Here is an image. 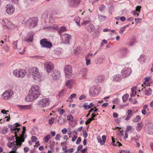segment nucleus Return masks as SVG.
<instances>
[{
    "label": "nucleus",
    "instance_id": "nucleus-1",
    "mask_svg": "<svg viewBox=\"0 0 153 153\" xmlns=\"http://www.w3.org/2000/svg\"><path fill=\"white\" fill-rule=\"evenodd\" d=\"M40 95L39 87L37 85L33 86L30 89L28 95L26 97L25 100L27 102H31L34 99L37 98Z\"/></svg>",
    "mask_w": 153,
    "mask_h": 153
},
{
    "label": "nucleus",
    "instance_id": "nucleus-2",
    "mask_svg": "<svg viewBox=\"0 0 153 153\" xmlns=\"http://www.w3.org/2000/svg\"><path fill=\"white\" fill-rule=\"evenodd\" d=\"M38 19L37 17L29 18L26 22V24L30 28H33L37 25Z\"/></svg>",
    "mask_w": 153,
    "mask_h": 153
},
{
    "label": "nucleus",
    "instance_id": "nucleus-3",
    "mask_svg": "<svg viewBox=\"0 0 153 153\" xmlns=\"http://www.w3.org/2000/svg\"><path fill=\"white\" fill-rule=\"evenodd\" d=\"M40 43L41 47L43 48H50L52 46L51 42L47 41L45 38L41 39Z\"/></svg>",
    "mask_w": 153,
    "mask_h": 153
},
{
    "label": "nucleus",
    "instance_id": "nucleus-4",
    "mask_svg": "<svg viewBox=\"0 0 153 153\" xmlns=\"http://www.w3.org/2000/svg\"><path fill=\"white\" fill-rule=\"evenodd\" d=\"M26 74L25 70L21 69L19 71L17 70H14L13 71L14 75L17 77L22 78L24 77Z\"/></svg>",
    "mask_w": 153,
    "mask_h": 153
},
{
    "label": "nucleus",
    "instance_id": "nucleus-5",
    "mask_svg": "<svg viewBox=\"0 0 153 153\" xmlns=\"http://www.w3.org/2000/svg\"><path fill=\"white\" fill-rule=\"evenodd\" d=\"M45 68L47 73H50L54 68V66L50 62L47 61L44 63Z\"/></svg>",
    "mask_w": 153,
    "mask_h": 153
},
{
    "label": "nucleus",
    "instance_id": "nucleus-6",
    "mask_svg": "<svg viewBox=\"0 0 153 153\" xmlns=\"http://www.w3.org/2000/svg\"><path fill=\"white\" fill-rule=\"evenodd\" d=\"M20 126L19 123H16L14 124L13 126L10 125L8 126V127L10 128V130L11 132L12 133H13L15 131H16L17 132H19L20 129V128H18V127H19Z\"/></svg>",
    "mask_w": 153,
    "mask_h": 153
},
{
    "label": "nucleus",
    "instance_id": "nucleus-7",
    "mask_svg": "<svg viewBox=\"0 0 153 153\" xmlns=\"http://www.w3.org/2000/svg\"><path fill=\"white\" fill-rule=\"evenodd\" d=\"M72 67L70 65H66L64 68V71L67 77L69 78L72 75Z\"/></svg>",
    "mask_w": 153,
    "mask_h": 153
},
{
    "label": "nucleus",
    "instance_id": "nucleus-8",
    "mask_svg": "<svg viewBox=\"0 0 153 153\" xmlns=\"http://www.w3.org/2000/svg\"><path fill=\"white\" fill-rule=\"evenodd\" d=\"M50 104V100L49 99L46 98L43 99L41 101L39 102V106L42 108L46 107Z\"/></svg>",
    "mask_w": 153,
    "mask_h": 153
},
{
    "label": "nucleus",
    "instance_id": "nucleus-9",
    "mask_svg": "<svg viewBox=\"0 0 153 153\" xmlns=\"http://www.w3.org/2000/svg\"><path fill=\"white\" fill-rule=\"evenodd\" d=\"M6 11L9 14H11L14 12L15 7L12 4H7L6 6Z\"/></svg>",
    "mask_w": 153,
    "mask_h": 153
},
{
    "label": "nucleus",
    "instance_id": "nucleus-10",
    "mask_svg": "<svg viewBox=\"0 0 153 153\" xmlns=\"http://www.w3.org/2000/svg\"><path fill=\"white\" fill-rule=\"evenodd\" d=\"M131 70L129 68H125L122 70L120 73L121 75H123V78L129 76L131 73Z\"/></svg>",
    "mask_w": 153,
    "mask_h": 153
},
{
    "label": "nucleus",
    "instance_id": "nucleus-11",
    "mask_svg": "<svg viewBox=\"0 0 153 153\" xmlns=\"http://www.w3.org/2000/svg\"><path fill=\"white\" fill-rule=\"evenodd\" d=\"M13 94V92L11 90H7L2 94V97L4 100H8Z\"/></svg>",
    "mask_w": 153,
    "mask_h": 153
},
{
    "label": "nucleus",
    "instance_id": "nucleus-12",
    "mask_svg": "<svg viewBox=\"0 0 153 153\" xmlns=\"http://www.w3.org/2000/svg\"><path fill=\"white\" fill-rule=\"evenodd\" d=\"M69 6L71 7H77L80 2L79 0H68Z\"/></svg>",
    "mask_w": 153,
    "mask_h": 153
},
{
    "label": "nucleus",
    "instance_id": "nucleus-13",
    "mask_svg": "<svg viewBox=\"0 0 153 153\" xmlns=\"http://www.w3.org/2000/svg\"><path fill=\"white\" fill-rule=\"evenodd\" d=\"M146 132L150 134H153V123L149 124L146 128Z\"/></svg>",
    "mask_w": 153,
    "mask_h": 153
},
{
    "label": "nucleus",
    "instance_id": "nucleus-14",
    "mask_svg": "<svg viewBox=\"0 0 153 153\" xmlns=\"http://www.w3.org/2000/svg\"><path fill=\"white\" fill-rule=\"evenodd\" d=\"M123 75L120 74H116L111 77V79L114 82L119 81L123 77Z\"/></svg>",
    "mask_w": 153,
    "mask_h": 153
},
{
    "label": "nucleus",
    "instance_id": "nucleus-15",
    "mask_svg": "<svg viewBox=\"0 0 153 153\" xmlns=\"http://www.w3.org/2000/svg\"><path fill=\"white\" fill-rule=\"evenodd\" d=\"M52 76L53 79H58L61 76L60 72L55 70L52 73Z\"/></svg>",
    "mask_w": 153,
    "mask_h": 153
},
{
    "label": "nucleus",
    "instance_id": "nucleus-16",
    "mask_svg": "<svg viewBox=\"0 0 153 153\" xmlns=\"http://www.w3.org/2000/svg\"><path fill=\"white\" fill-rule=\"evenodd\" d=\"M2 23L4 25L6 26L8 29L11 28L13 26L11 22L6 19L3 20L2 21Z\"/></svg>",
    "mask_w": 153,
    "mask_h": 153
},
{
    "label": "nucleus",
    "instance_id": "nucleus-17",
    "mask_svg": "<svg viewBox=\"0 0 153 153\" xmlns=\"http://www.w3.org/2000/svg\"><path fill=\"white\" fill-rule=\"evenodd\" d=\"M105 79V77L104 76L99 75L96 77L95 79V82L96 83L99 82L101 83Z\"/></svg>",
    "mask_w": 153,
    "mask_h": 153
},
{
    "label": "nucleus",
    "instance_id": "nucleus-18",
    "mask_svg": "<svg viewBox=\"0 0 153 153\" xmlns=\"http://www.w3.org/2000/svg\"><path fill=\"white\" fill-rule=\"evenodd\" d=\"M33 77L36 82H38L41 81V76L39 74H34L33 76Z\"/></svg>",
    "mask_w": 153,
    "mask_h": 153
},
{
    "label": "nucleus",
    "instance_id": "nucleus-19",
    "mask_svg": "<svg viewBox=\"0 0 153 153\" xmlns=\"http://www.w3.org/2000/svg\"><path fill=\"white\" fill-rule=\"evenodd\" d=\"M33 38V35L32 34L29 33L24 39V40L26 42H31L32 41Z\"/></svg>",
    "mask_w": 153,
    "mask_h": 153
},
{
    "label": "nucleus",
    "instance_id": "nucleus-20",
    "mask_svg": "<svg viewBox=\"0 0 153 153\" xmlns=\"http://www.w3.org/2000/svg\"><path fill=\"white\" fill-rule=\"evenodd\" d=\"M102 140L100 138H97V140L98 142L100 143L101 144V145H102L104 144L106 141V137L105 136L103 135L102 136Z\"/></svg>",
    "mask_w": 153,
    "mask_h": 153
},
{
    "label": "nucleus",
    "instance_id": "nucleus-21",
    "mask_svg": "<svg viewBox=\"0 0 153 153\" xmlns=\"http://www.w3.org/2000/svg\"><path fill=\"white\" fill-rule=\"evenodd\" d=\"M88 31L90 33H91L94 30L95 27L92 24H90L88 25L86 27Z\"/></svg>",
    "mask_w": 153,
    "mask_h": 153
},
{
    "label": "nucleus",
    "instance_id": "nucleus-22",
    "mask_svg": "<svg viewBox=\"0 0 153 153\" xmlns=\"http://www.w3.org/2000/svg\"><path fill=\"white\" fill-rule=\"evenodd\" d=\"M30 71V73H32L33 76V75H34V74H39V69L36 67H34L31 68Z\"/></svg>",
    "mask_w": 153,
    "mask_h": 153
},
{
    "label": "nucleus",
    "instance_id": "nucleus-23",
    "mask_svg": "<svg viewBox=\"0 0 153 153\" xmlns=\"http://www.w3.org/2000/svg\"><path fill=\"white\" fill-rule=\"evenodd\" d=\"M71 36L69 34H65L63 35L62 36V39H65L66 41L67 42L69 43V40L71 38Z\"/></svg>",
    "mask_w": 153,
    "mask_h": 153
},
{
    "label": "nucleus",
    "instance_id": "nucleus-24",
    "mask_svg": "<svg viewBox=\"0 0 153 153\" xmlns=\"http://www.w3.org/2000/svg\"><path fill=\"white\" fill-rule=\"evenodd\" d=\"M141 7L140 6H137L136 10H134V17H137L139 16V13L140 12Z\"/></svg>",
    "mask_w": 153,
    "mask_h": 153
},
{
    "label": "nucleus",
    "instance_id": "nucleus-25",
    "mask_svg": "<svg viewBox=\"0 0 153 153\" xmlns=\"http://www.w3.org/2000/svg\"><path fill=\"white\" fill-rule=\"evenodd\" d=\"M146 59V56L144 54H142L140 56L138 60L141 63H143L145 62Z\"/></svg>",
    "mask_w": 153,
    "mask_h": 153
},
{
    "label": "nucleus",
    "instance_id": "nucleus-26",
    "mask_svg": "<svg viewBox=\"0 0 153 153\" xmlns=\"http://www.w3.org/2000/svg\"><path fill=\"white\" fill-rule=\"evenodd\" d=\"M81 74L82 75V77L83 79H85V78L86 75L87 73V69L85 68H82L81 70Z\"/></svg>",
    "mask_w": 153,
    "mask_h": 153
},
{
    "label": "nucleus",
    "instance_id": "nucleus-27",
    "mask_svg": "<svg viewBox=\"0 0 153 153\" xmlns=\"http://www.w3.org/2000/svg\"><path fill=\"white\" fill-rule=\"evenodd\" d=\"M73 84V80L72 79H69L66 82L65 85L70 88H71Z\"/></svg>",
    "mask_w": 153,
    "mask_h": 153
},
{
    "label": "nucleus",
    "instance_id": "nucleus-28",
    "mask_svg": "<svg viewBox=\"0 0 153 153\" xmlns=\"http://www.w3.org/2000/svg\"><path fill=\"white\" fill-rule=\"evenodd\" d=\"M98 18L100 22H102L105 20L106 18V17L105 16L99 14L98 15Z\"/></svg>",
    "mask_w": 153,
    "mask_h": 153
},
{
    "label": "nucleus",
    "instance_id": "nucleus-29",
    "mask_svg": "<svg viewBox=\"0 0 153 153\" xmlns=\"http://www.w3.org/2000/svg\"><path fill=\"white\" fill-rule=\"evenodd\" d=\"M132 111L131 110H128L127 111V114H128V115L126 117V119H125V120H128L130 119V117L132 115Z\"/></svg>",
    "mask_w": 153,
    "mask_h": 153
},
{
    "label": "nucleus",
    "instance_id": "nucleus-30",
    "mask_svg": "<svg viewBox=\"0 0 153 153\" xmlns=\"http://www.w3.org/2000/svg\"><path fill=\"white\" fill-rule=\"evenodd\" d=\"M66 29V27L64 26H62V27H60L58 29V32L59 33V34L60 35H61L62 33Z\"/></svg>",
    "mask_w": 153,
    "mask_h": 153
},
{
    "label": "nucleus",
    "instance_id": "nucleus-31",
    "mask_svg": "<svg viewBox=\"0 0 153 153\" xmlns=\"http://www.w3.org/2000/svg\"><path fill=\"white\" fill-rule=\"evenodd\" d=\"M61 117H62L61 116H60L59 117L58 119L57 120L58 123L59 124H60V125L64 123H65V120L63 119H61Z\"/></svg>",
    "mask_w": 153,
    "mask_h": 153
},
{
    "label": "nucleus",
    "instance_id": "nucleus-32",
    "mask_svg": "<svg viewBox=\"0 0 153 153\" xmlns=\"http://www.w3.org/2000/svg\"><path fill=\"white\" fill-rule=\"evenodd\" d=\"M55 142L54 141L51 140L49 142L50 144V148L51 150L53 149L54 147Z\"/></svg>",
    "mask_w": 153,
    "mask_h": 153
},
{
    "label": "nucleus",
    "instance_id": "nucleus-33",
    "mask_svg": "<svg viewBox=\"0 0 153 153\" xmlns=\"http://www.w3.org/2000/svg\"><path fill=\"white\" fill-rule=\"evenodd\" d=\"M22 129H23V130L22 132V134H21L20 135V137H19V138H24V134H25V132L26 131V129L25 127L23 126V127Z\"/></svg>",
    "mask_w": 153,
    "mask_h": 153
},
{
    "label": "nucleus",
    "instance_id": "nucleus-34",
    "mask_svg": "<svg viewBox=\"0 0 153 153\" xmlns=\"http://www.w3.org/2000/svg\"><path fill=\"white\" fill-rule=\"evenodd\" d=\"M65 90L63 89L61 90L57 96V98H59L63 96L65 92Z\"/></svg>",
    "mask_w": 153,
    "mask_h": 153
},
{
    "label": "nucleus",
    "instance_id": "nucleus-35",
    "mask_svg": "<svg viewBox=\"0 0 153 153\" xmlns=\"http://www.w3.org/2000/svg\"><path fill=\"white\" fill-rule=\"evenodd\" d=\"M74 20L76 24L79 26L80 18L78 16H76Z\"/></svg>",
    "mask_w": 153,
    "mask_h": 153
},
{
    "label": "nucleus",
    "instance_id": "nucleus-36",
    "mask_svg": "<svg viewBox=\"0 0 153 153\" xmlns=\"http://www.w3.org/2000/svg\"><path fill=\"white\" fill-rule=\"evenodd\" d=\"M18 146L17 145H15L13 147L12 149L13 150L10 151L9 153H16V150H17Z\"/></svg>",
    "mask_w": 153,
    "mask_h": 153
},
{
    "label": "nucleus",
    "instance_id": "nucleus-37",
    "mask_svg": "<svg viewBox=\"0 0 153 153\" xmlns=\"http://www.w3.org/2000/svg\"><path fill=\"white\" fill-rule=\"evenodd\" d=\"M128 95L127 94H126L123 95L122 97V100L123 101V102L126 101L128 99Z\"/></svg>",
    "mask_w": 153,
    "mask_h": 153
},
{
    "label": "nucleus",
    "instance_id": "nucleus-38",
    "mask_svg": "<svg viewBox=\"0 0 153 153\" xmlns=\"http://www.w3.org/2000/svg\"><path fill=\"white\" fill-rule=\"evenodd\" d=\"M152 92V91L151 88H149L145 90V94L147 95H150Z\"/></svg>",
    "mask_w": 153,
    "mask_h": 153
},
{
    "label": "nucleus",
    "instance_id": "nucleus-39",
    "mask_svg": "<svg viewBox=\"0 0 153 153\" xmlns=\"http://www.w3.org/2000/svg\"><path fill=\"white\" fill-rule=\"evenodd\" d=\"M142 127V124L141 123H138L137 124L136 129L137 131H139L140 130Z\"/></svg>",
    "mask_w": 153,
    "mask_h": 153
},
{
    "label": "nucleus",
    "instance_id": "nucleus-40",
    "mask_svg": "<svg viewBox=\"0 0 153 153\" xmlns=\"http://www.w3.org/2000/svg\"><path fill=\"white\" fill-rule=\"evenodd\" d=\"M50 135L49 134H48L44 138L43 140H45V143H47L50 139Z\"/></svg>",
    "mask_w": 153,
    "mask_h": 153
},
{
    "label": "nucleus",
    "instance_id": "nucleus-41",
    "mask_svg": "<svg viewBox=\"0 0 153 153\" xmlns=\"http://www.w3.org/2000/svg\"><path fill=\"white\" fill-rule=\"evenodd\" d=\"M18 106L21 109H27V108H28V107H29L28 105H18Z\"/></svg>",
    "mask_w": 153,
    "mask_h": 153
},
{
    "label": "nucleus",
    "instance_id": "nucleus-42",
    "mask_svg": "<svg viewBox=\"0 0 153 153\" xmlns=\"http://www.w3.org/2000/svg\"><path fill=\"white\" fill-rule=\"evenodd\" d=\"M98 94V91L97 89H94L93 90V93L92 96H95V95H97Z\"/></svg>",
    "mask_w": 153,
    "mask_h": 153
},
{
    "label": "nucleus",
    "instance_id": "nucleus-43",
    "mask_svg": "<svg viewBox=\"0 0 153 153\" xmlns=\"http://www.w3.org/2000/svg\"><path fill=\"white\" fill-rule=\"evenodd\" d=\"M141 119V117L139 115L137 116L134 118V122H139Z\"/></svg>",
    "mask_w": 153,
    "mask_h": 153
},
{
    "label": "nucleus",
    "instance_id": "nucleus-44",
    "mask_svg": "<svg viewBox=\"0 0 153 153\" xmlns=\"http://www.w3.org/2000/svg\"><path fill=\"white\" fill-rule=\"evenodd\" d=\"M132 129V127L130 126H127V127L126 129V132L128 133L130 131L131 132V130Z\"/></svg>",
    "mask_w": 153,
    "mask_h": 153
},
{
    "label": "nucleus",
    "instance_id": "nucleus-45",
    "mask_svg": "<svg viewBox=\"0 0 153 153\" xmlns=\"http://www.w3.org/2000/svg\"><path fill=\"white\" fill-rule=\"evenodd\" d=\"M17 42L18 41H15L13 43V45L14 46L13 48L15 49H17Z\"/></svg>",
    "mask_w": 153,
    "mask_h": 153
},
{
    "label": "nucleus",
    "instance_id": "nucleus-46",
    "mask_svg": "<svg viewBox=\"0 0 153 153\" xmlns=\"http://www.w3.org/2000/svg\"><path fill=\"white\" fill-rule=\"evenodd\" d=\"M94 120V118H90L88 119L85 122V124L86 125H87L89 123H90V122L92 121V120Z\"/></svg>",
    "mask_w": 153,
    "mask_h": 153
},
{
    "label": "nucleus",
    "instance_id": "nucleus-47",
    "mask_svg": "<svg viewBox=\"0 0 153 153\" xmlns=\"http://www.w3.org/2000/svg\"><path fill=\"white\" fill-rule=\"evenodd\" d=\"M89 20H85L83 21V22L81 23L82 25L86 26V24H88L90 22Z\"/></svg>",
    "mask_w": 153,
    "mask_h": 153
},
{
    "label": "nucleus",
    "instance_id": "nucleus-48",
    "mask_svg": "<svg viewBox=\"0 0 153 153\" xmlns=\"http://www.w3.org/2000/svg\"><path fill=\"white\" fill-rule=\"evenodd\" d=\"M141 20L142 19L141 18L135 19V20L136 24H138L140 23Z\"/></svg>",
    "mask_w": 153,
    "mask_h": 153
},
{
    "label": "nucleus",
    "instance_id": "nucleus-49",
    "mask_svg": "<svg viewBox=\"0 0 153 153\" xmlns=\"http://www.w3.org/2000/svg\"><path fill=\"white\" fill-rule=\"evenodd\" d=\"M74 150L73 149H68L65 150V153H66L68 152H69L70 153H72L73 152Z\"/></svg>",
    "mask_w": 153,
    "mask_h": 153
},
{
    "label": "nucleus",
    "instance_id": "nucleus-50",
    "mask_svg": "<svg viewBox=\"0 0 153 153\" xmlns=\"http://www.w3.org/2000/svg\"><path fill=\"white\" fill-rule=\"evenodd\" d=\"M14 133V134H15V136H14V137H16L15 138L16 139V140L17 141H18V140L19 139H20V138H19V137L18 136V135H17L18 132H16V131H15Z\"/></svg>",
    "mask_w": 153,
    "mask_h": 153
},
{
    "label": "nucleus",
    "instance_id": "nucleus-51",
    "mask_svg": "<svg viewBox=\"0 0 153 153\" xmlns=\"http://www.w3.org/2000/svg\"><path fill=\"white\" fill-rule=\"evenodd\" d=\"M31 139L33 142H35L37 140V138L35 136H33L31 137Z\"/></svg>",
    "mask_w": 153,
    "mask_h": 153
},
{
    "label": "nucleus",
    "instance_id": "nucleus-52",
    "mask_svg": "<svg viewBox=\"0 0 153 153\" xmlns=\"http://www.w3.org/2000/svg\"><path fill=\"white\" fill-rule=\"evenodd\" d=\"M61 137V136L59 135V134H57L55 138V139L56 140L59 141L60 140V138Z\"/></svg>",
    "mask_w": 153,
    "mask_h": 153
},
{
    "label": "nucleus",
    "instance_id": "nucleus-53",
    "mask_svg": "<svg viewBox=\"0 0 153 153\" xmlns=\"http://www.w3.org/2000/svg\"><path fill=\"white\" fill-rule=\"evenodd\" d=\"M83 135L85 138H86L88 136V133L86 130H83Z\"/></svg>",
    "mask_w": 153,
    "mask_h": 153
},
{
    "label": "nucleus",
    "instance_id": "nucleus-54",
    "mask_svg": "<svg viewBox=\"0 0 153 153\" xmlns=\"http://www.w3.org/2000/svg\"><path fill=\"white\" fill-rule=\"evenodd\" d=\"M8 128L3 129L2 130V134H5L7 133L8 131Z\"/></svg>",
    "mask_w": 153,
    "mask_h": 153
},
{
    "label": "nucleus",
    "instance_id": "nucleus-55",
    "mask_svg": "<svg viewBox=\"0 0 153 153\" xmlns=\"http://www.w3.org/2000/svg\"><path fill=\"white\" fill-rule=\"evenodd\" d=\"M86 60V65H88L90 64V59H88L87 57L85 58Z\"/></svg>",
    "mask_w": 153,
    "mask_h": 153
},
{
    "label": "nucleus",
    "instance_id": "nucleus-56",
    "mask_svg": "<svg viewBox=\"0 0 153 153\" xmlns=\"http://www.w3.org/2000/svg\"><path fill=\"white\" fill-rule=\"evenodd\" d=\"M105 7V6L104 5L102 4L99 7V10H100L102 11L103 10Z\"/></svg>",
    "mask_w": 153,
    "mask_h": 153
},
{
    "label": "nucleus",
    "instance_id": "nucleus-57",
    "mask_svg": "<svg viewBox=\"0 0 153 153\" xmlns=\"http://www.w3.org/2000/svg\"><path fill=\"white\" fill-rule=\"evenodd\" d=\"M65 110L64 109H59L58 110V112H59L60 114H62L65 112Z\"/></svg>",
    "mask_w": 153,
    "mask_h": 153
},
{
    "label": "nucleus",
    "instance_id": "nucleus-58",
    "mask_svg": "<svg viewBox=\"0 0 153 153\" xmlns=\"http://www.w3.org/2000/svg\"><path fill=\"white\" fill-rule=\"evenodd\" d=\"M134 43V40L133 39H132V41H130V42H128V45L129 46H130L133 45Z\"/></svg>",
    "mask_w": 153,
    "mask_h": 153
},
{
    "label": "nucleus",
    "instance_id": "nucleus-59",
    "mask_svg": "<svg viewBox=\"0 0 153 153\" xmlns=\"http://www.w3.org/2000/svg\"><path fill=\"white\" fill-rule=\"evenodd\" d=\"M54 120V119L53 118H51L49 120V123L50 124H51L53 123Z\"/></svg>",
    "mask_w": 153,
    "mask_h": 153
},
{
    "label": "nucleus",
    "instance_id": "nucleus-60",
    "mask_svg": "<svg viewBox=\"0 0 153 153\" xmlns=\"http://www.w3.org/2000/svg\"><path fill=\"white\" fill-rule=\"evenodd\" d=\"M81 137H78L76 142V144H79L81 141Z\"/></svg>",
    "mask_w": 153,
    "mask_h": 153
},
{
    "label": "nucleus",
    "instance_id": "nucleus-61",
    "mask_svg": "<svg viewBox=\"0 0 153 153\" xmlns=\"http://www.w3.org/2000/svg\"><path fill=\"white\" fill-rule=\"evenodd\" d=\"M85 96L84 95H81L79 97V99L80 100H81L82 99H85Z\"/></svg>",
    "mask_w": 153,
    "mask_h": 153
},
{
    "label": "nucleus",
    "instance_id": "nucleus-62",
    "mask_svg": "<svg viewBox=\"0 0 153 153\" xmlns=\"http://www.w3.org/2000/svg\"><path fill=\"white\" fill-rule=\"evenodd\" d=\"M76 96V94H73L70 95L69 98L70 99H71L75 97Z\"/></svg>",
    "mask_w": 153,
    "mask_h": 153
},
{
    "label": "nucleus",
    "instance_id": "nucleus-63",
    "mask_svg": "<svg viewBox=\"0 0 153 153\" xmlns=\"http://www.w3.org/2000/svg\"><path fill=\"white\" fill-rule=\"evenodd\" d=\"M9 148H11L13 146V143L11 142H9L7 145Z\"/></svg>",
    "mask_w": 153,
    "mask_h": 153
},
{
    "label": "nucleus",
    "instance_id": "nucleus-64",
    "mask_svg": "<svg viewBox=\"0 0 153 153\" xmlns=\"http://www.w3.org/2000/svg\"><path fill=\"white\" fill-rule=\"evenodd\" d=\"M83 146L81 145H79L77 147V151H79L82 149Z\"/></svg>",
    "mask_w": 153,
    "mask_h": 153
}]
</instances>
